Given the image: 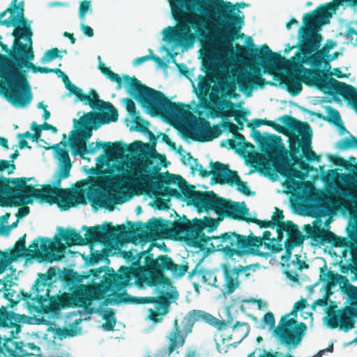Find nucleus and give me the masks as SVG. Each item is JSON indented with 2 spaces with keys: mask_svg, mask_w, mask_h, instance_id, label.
I'll return each instance as SVG.
<instances>
[{
  "mask_svg": "<svg viewBox=\"0 0 357 357\" xmlns=\"http://www.w3.org/2000/svg\"><path fill=\"white\" fill-rule=\"evenodd\" d=\"M176 26L163 30L164 39L185 49L203 38L224 49L242 38L244 16L236 13L229 1L223 0H167Z\"/></svg>",
  "mask_w": 357,
  "mask_h": 357,
  "instance_id": "f257e3e1",
  "label": "nucleus"
},
{
  "mask_svg": "<svg viewBox=\"0 0 357 357\" xmlns=\"http://www.w3.org/2000/svg\"><path fill=\"white\" fill-rule=\"evenodd\" d=\"M71 167V162L59 163V169L53 182L54 187L44 185L41 189H36L32 185L27 184L31 178H6V179H22V181L18 184H13L14 187L9 185V188L13 190H8L7 197H4L1 206L11 207L31 204L34 198L41 202H47L50 204H56L61 211H67L78 205H86L87 198L95 210L100 207L113 211L114 204L122 202L115 197L114 194L97 188H91L86 192V189L84 188L86 185L85 181L77 182L72 189L60 188L62 180L70 176Z\"/></svg>",
  "mask_w": 357,
  "mask_h": 357,
  "instance_id": "f03ea898",
  "label": "nucleus"
},
{
  "mask_svg": "<svg viewBox=\"0 0 357 357\" xmlns=\"http://www.w3.org/2000/svg\"><path fill=\"white\" fill-rule=\"evenodd\" d=\"M0 25L15 26L12 32L14 40L10 56L17 65L8 63L5 67L1 74L4 82H0V90L14 106L24 107L31 102L33 97L26 72L20 70L25 61H31L34 59L30 22L20 12L7 19H1Z\"/></svg>",
  "mask_w": 357,
  "mask_h": 357,
  "instance_id": "7ed1b4c3",
  "label": "nucleus"
},
{
  "mask_svg": "<svg viewBox=\"0 0 357 357\" xmlns=\"http://www.w3.org/2000/svg\"><path fill=\"white\" fill-rule=\"evenodd\" d=\"M333 13L324 4L305 13L303 17V26L298 31V50L289 59L280 54L275 55L278 61L285 62L296 72L303 71L310 75L317 82V88L328 94L333 90L331 86L335 85L333 80L336 79L331 75L324 74L323 70L306 68L303 64L320 68L323 63H328L319 50L323 38L318 32L322 26L329 23Z\"/></svg>",
  "mask_w": 357,
  "mask_h": 357,
  "instance_id": "20e7f679",
  "label": "nucleus"
},
{
  "mask_svg": "<svg viewBox=\"0 0 357 357\" xmlns=\"http://www.w3.org/2000/svg\"><path fill=\"white\" fill-rule=\"evenodd\" d=\"M153 246L159 247L157 243H152L147 250L140 252L135 250L123 252V257L132 261V266H121L118 273H115L113 268L109 269L99 284H93L91 286L79 284L71 294L70 298L74 304L83 307L86 312L92 314L94 312L91 307L93 301L102 300L105 294L112 290H121L124 287L130 286L132 284L130 282L132 278H135V284L139 288L146 286V283L143 282L144 278H148L149 275H143L144 273L140 268L145 267L146 264L144 263V266H141V260L143 256L147 257L151 255L150 251Z\"/></svg>",
  "mask_w": 357,
  "mask_h": 357,
  "instance_id": "39448f33",
  "label": "nucleus"
},
{
  "mask_svg": "<svg viewBox=\"0 0 357 357\" xmlns=\"http://www.w3.org/2000/svg\"><path fill=\"white\" fill-rule=\"evenodd\" d=\"M98 68L112 82L117 84L116 89L118 90L122 88L123 79L127 91L151 116L164 114L178 119L191 115L187 105L171 101L162 92L147 86L136 77L124 75L121 78L119 74L113 72L102 63H99Z\"/></svg>",
  "mask_w": 357,
  "mask_h": 357,
  "instance_id": "423d86ee",
  "label": "nucleus"
},
{
  "mask_svg": "<svg viewBox=\"0 0 357 357\" xmlns=\"http://www.w3.org/2000/svg\"><path fill=\"white\" fill-rule=\"evenodd\" d=\"M236 51L241 58L250 56L255 61H260L265 73L271 74L276 66H282L287 74L283 77L282 82L291 96H297L301 92L302 83L317 87V82L312 77L303 71L296 72L293 68H289L285 62L278 61L275 55L280 54L273 52L266 44L261 45V50L257 47L248 48L236 45Z\"/></svg>",
  "mask_w": 357,
  "mask_h": 357,
  "instance_id": "0eeeda50",
  "label": "nucleus"
},
{
  "mask_svg": "<svg viewBox=\"0 0 357 357\" xmlns=\"http://www.w3.org/2000/svg\"><path fill=\"white\" fill-rule=\"evenodd\" d=\"M199 321H204L218 331H225L229 327L228 321L220 320L208 312L200 310H190L181 319L176 318L174 320L173 326L165 337L168 341L167 347L159 350L155 357H170L174 352L178 354V349L185 345L195 324Z\"/></svg>",
  "mask_w": 357,
  "mask_h": 357,
  "instance_id": "6e6552de",
  "label": "nucleus"
},
{
  "mask_svg": "<svg viewBox=\"0 0 357 357\" xmlns=\"http://www.w3.org/2000/svg\"><path fill=\"white\" fill-rule=\"evenodd\" d=\"M281 122L289 130L296 132L298 135L292 134L289 137V155L290 162L297 165L304 171L308 172L312 167L303 160V155H298L301 149L304 156L309 162L319 161L320 155H317L311 148L312 130L310 124L307 122H301L294 117L284 115L280 118ZM294 167V166H293Z\"/></svg>",
  "mask_w": 357,
  "mask_h": 357,
  "instance_id": "1a4fd4ad",
  "label": "nucleus"
},
{
  "mask_svg": "<svg viewBox=\"0 0 357 357\" xmlns=\"http://www.w3.org/2000/svg\"><path fill=\"white\" fill-rule=\"evenodd\" d=\"M144 227L152 240L183 241L190 246H197L195 218L190 221L185 215H183L182 218L179 217L178 220L171 222L153 218L144 225Z\"/></svg>",
  "mask_w": 357,
  "mask_h": 357,
  "instance_id": "9d476101",
  "label": "nucleus"
},
{
  "mask_svg": "<svg viewBox=\"0 0 357 357\" xmlns=\"http://www.w3.org/2000/svg\"><path fill=\"white\" fill-rule=\"evenodd\" d=\"M252 135L258 144L260 150L272 162L275 171L287 178H301V173L290 162L288 151L285 149L280 136L267 134L263 136L259 130L252 129Z\"/></svg>",
  "mask_w": 357,
  "mask_h": 357,
  "instance_id": "9b49d317",
  "label": "nucleus"
},
{
  "mask_svg": "<svg viewBox=\"0 0 357 357\" xmlns=\"http://www.w3.org/2000/svg\"><path fill=\"white\" fill-rule=\"evenodd\" d=\"M145 267L140 270L145 275L149 274V277L144 278V282L147 287H160L166 290H171L173 288L172 282L169 278L165 275L164 272L170 271L173 275L176 278H181L188 272V265L176 264L172 259L167 255L158 256L153 259V255H149L144 258Z\"/></svg>",
  "mask_w": 357,
  "mask_h": 357,
  "instance_id": "f8f14e48",
  "label": "nucleus"
},
{
  "mask_svg": "<svg viewBox=\"0 0 357 357\" xmlns=\"http://www.w3.org/2000/svg\"><path fill=\"white\" fill-rule=\"evenodd\" d=\"M271 232L264 231L262 236H256L252 232L248 235H242L238 233H230L225 235L224 241L226 243V252L228 255L237 257H243L249 255L264 256L259 248L264 241H269L270 243H266V246L273 253H278L282 250L280 243H274L275 238H271Z\"/></svg>",
  "mask_w": 357,
  "mask_h": 357,
  "instance_id": "ddd939ff",
  "label": "nucleus"
},
{
  "mask_svg": "<svg viewBox=\"0 0 357 357\" xmlns=\"http://www.w3.org/2000/svg\"><path fill=\"white\" fill-rule=\"evenodd\" d=\"M56 249L55 244L50 238L40 236L35 238L26 248V234H24L15 243L13 249L8 252L12 262L19 258H24L27 261L36 259L39 262H52L59 259L54 253Z\"/></svg>",
  "mask_w": 357,
  "mask_h": 357,
  "instance_id": "4468645a",
  "label": "nucleus"
},
{
  "mask_svg": "<svg viewBox=\"0 0 357 357\" xmlns=\"http://www.w3.org/2000/svg\"><path fill=\"white\" fill-rule=\"evenodd\" d=\"M351 305L337 310L335 304L331 305L325 310L326 315L324 319L327 326L331 329L339 328L344 332L355 328V319L357 317V287L349 284L346 291Z\"/></svg>",
  "mask_w": 357,
  "mask_h": 357,
  "instance_id": "2eb2a0df",
  "label": "nucleus"
},
{
  "mask_svg": "<svg viewBox=\"0 0 357 357\" xmlns=\"http://www.w3.org/2000/svg\"><path fill=\"white\" fill-rule=\"evenodd\" d=\"M305 299H301L297 301L291 312L282 317L279 325L274 330V333L280 341L287 346L297 347L301 342L304 332L307 326L304 323L298 324L297 321L293 318L289 319L290 315L297 316L298 311L303 310L307 307Z\"/></svg>",
  "mask_w": 357,
  "mask_h": 357,
  "instance_id": "dca6fc26",
  "label": "nucleus"
},
{
  "mask_svg": "<svg viewBox=\"0 0 357 357\" xmlns=\"http://www.w3.org/2000/svg\"><path fill=\"white\" fill-rule=\"evenodd\" d=\"M153 163L150 158H145L137 167L139 183L146 189H161L164 185L176 184L178 187L184 181V178L178 174H171L169 172L159 173L160 167L155 165L152 172L149 167Z\"/></svg>",
  "mask_w": 357,
  "mask_h": 357,
  "instance_id": "f3484780",
  "label": "nucleus"
},
{
  "mask_svg": "<svg viewBox=\"0 0 357 357\" xmlns=\"http://www.w3.org/2000/svg\"><path fill=\"white\" fill-rule=\"evenodd\" d=\"M195 230H196V240L197 241V248H204L205 246L208 245L209 241H214L213 243H211V246H213L217 251L220 252L225 258L230 259L231 260H234V255H228L226 252L227 245L224 241L223 237L225 235H228L230 233H236L235 231H227L221 234L219 236H206L203 231L204 229H207L208 232H211L215 230L218 225L219 222L211 218L205 217L203 220L195 218Z\"/></svg>",
  "mask_w": 357,
  "mask_h": 357,
  "instance_id": "a211bd4d",
  "label": "nucleus"
},
{
  "mask_svg": "<svg viewBox=\"0 0 357 357\" xmlns=\"http://www.w3.org/2000/svg\"><path fill=\"white\" fill-rule=\"evenodd\" d=\"M20 321L21 318L17 314L8 311L6 307L1 306L0 307V327L14 328L10 331L9 337H3L1 336V344H4L6 340H9L13 344V347H9L8 351L2 350V353H7L15 357H23L27 355L25 351L22 350V343L14 342V339L17 337L21 330Z\"/></svg>",
  "mask_w": 357,
  "mask_h": 357,
  "instance_id": "6ab92c4d",
  "label": "nucleus"
},
{
  "mask_svg": "<svg viewBox=\"0 0 357 357\" xmlns=\"http://www.w3.org/2000/svg\"><path fill=\"white\" fill-rule=\"evenodd\" d=\"M103 113L89 112L84 114L79 120L73 119L74 126L78 130L72 131V137L84 139L86 142L92 135V129H96L100 123H109L108 112Z\"/></svg>",
  "mask_w": 357,
  "mask_h": 357,
  "instance_id": "aec40b11",
  "label": "nucleus"
},
{
  "mask_svg": "<svg viewBox=\"0 0 357 357\" xmlns=\"http://www.w3.org/2000/svg\"><path fill=\"white\" fill-rule=\"evenodd\" d=\"M70 93L75 95L78 100L84 102L89 105L91 108L101 112H108L107 121H116L118 120V112L110 102H105L99 99L98 95L96 91L91 89L89 94L86 95L82 92V90L72 84L67 89Z\"/></svg>",
  "mask_w": 357,
  "mask_h": 357,
  "instance_id": "412c9836",
  "label": "nucleus"
},
{
  "mask_svg": "<svg viewBox=\"0 0 357 357\" xmlns=\"http://www.w3.org/2000/svg\"><path fill=\"white\" fill-rule=\"evenodd\" d=\"M82 229L86 230L85 234L86 244L91 243H103L114 238L117 234L123 233L126 231L124 225L114 227L112 222H105L102 226L96 225L94 227H87L83 226Z\"/></svg>",
  "mask_w": 357,
  "mask_h": 357,
  "instance_id": "4be33fe9",
  "label": "nucleus"
},
{
  "mask_svg": "<svg viewBox=\"0 0 357 357\" xmlns=\"http://www.w3.org/2000/svg\"><path fill=\"white\" fill-rule=\"evenodd\" d=\"M177 296L178 294L176 291H171L170 290L162 289L160 292L159 296H135V305L154 303L155 305V310H150L151 313L149 317L153 321H157V317L160 314H165L167 313L170 304L169 299H175Z\"/></svg>",
  "mask_w": 357,
  "mask_h": 357,
  "instance_id": "5701e85b",
  "label": "nucleus"
},
{
  "mask_svg": "<svg viewBox=\"0 0 357 357\" xmlns=\"http://www.w3.org/2000/svg\"><path fill=\"white\" fill-rule=\"evenodd\" d=\"M253 73L243 72L237 77V84L240 90L248 96H251L252 91L255 88H264L267 82L262 77L260 73V68L253 67Z\"/></svg>",
  "mask_w": 357,
  "mask_h": 357,
  "instance_id": "b1692460",
  "label": "nucleus"
},
{
  "mask_svg": "<svg viewBox=\"0 0 357 357\" xmlns=\"http://www.w3.org/2000/svg\"><path fill=\"white\" fill-rule=\"evenodd\" d=\"M223 198L219 197L213 191H199L192 204L199 213L210 211L219 214Z\"/></svg>",
  "mask_w": 357,
  "mask_h": 357,
  "instance_id": "393cba45",
  "label": "nucleus"
},
{
  "mask_svg": "<svg viewBox=\"0 0 357 357\" xmlns=\"http://www.w3.org/2000/svg\"><path fill=\"white\" fill-rule=\"evenodd\" d=\"M334 84L333 90L330 91L328 94L333 96L334 97L337 95H340L343 99L347 101L348 104L357 113V89L352 85L348 84L345 82H340L337 80H333Z\"/></svg>",
  "mask_w": 357,
  "mask_h": 357,
  "instance_id": "a878e982",
  "label": "nucleus"
},
{
  "mask_svg": "<svg viewBox=\"0 0 357 357\" xmlns=\"http://www.w3.org/2000/svg\"><path fill=\"white\" fill-rule=\"evenodd\" d=\"M40 301H36V305H29V309L38 313L47 314L55 312L65 306V300L61 296H46Z\"/></svg>",
  "mask_w": 357,
  "mask_h": 357,
  "instance_id": "bb28decb",
  "label": "nucleus"
},
{
  "mask_svg": "<svg viewBox=\"0 0 357 357\" xmlns=\"http://www.w3.org/2000/svg\"><path fill=\"white\" fill-rule=\"evenodd\" d=\"M145 133L148 135L151 142V144L144 143L142 141H135L132 144H129V146L128 147V151L129 153L130 154H135L138 152L144 153L146 150H147L149 153L151 160V158H158L160 157H163L164 160H165V155H161L155 151V147L156 145L157 138L154 134L150 130L146 131Z\"/></svg>",
  "mask_w": 357,
  "mask_h": 357,
  "instance_id": "cd10ccee",
  "label": "nucleus"
},
{
  "mask_svg": "<svg viewBox=\"0 0 357 357\" xmlns=\"http://www.w3.org/2000/svg\"><path fill=\"white\" fill-rule=\"evenodd\" d=\"M211 167V175L215 180V183L222 184H229L233 182V175L236 173V171L229 169L228 165H224L219 161L210 162Z\"/></svg>",
  "mask_w": 357,
  "mask_h": 357,
  "instance_id": "c85d7f7f",
  "label": "nucleus"
},
{
  "mask_svg": "<svg viewBox=\"0 0 357 357\" xmlns=\"http://www.w3.org/2000/svg\"><path fill=\"white\" fill-rule=\"evenodd\" d=\"M221 205L219 215H225L233 219L239 220L248 213V208L245 205L242 206L237 202L227 201L224 198Z\"/></svg>",
  "mask_w": 357,
  "mask_h": 357,
  "instance_id": "c756f323",
  "label": "nucleus"
},
{
  "mask_svg": "<svg viewBox=\"0 0 357 357\" xmlns=\"http://www.w3.org/2000/svg\"><path fill=\"white\" fill-rule=\"evenodd\" d=\"M209 130L210 123L203 118H198L192 125L187 135L195 141L207 142L204 139L208 138Z\"/></svg>",
  "mask_w": 357,
  "mask_h": 357,
  "instance_id": "7c9ffc66",
  "label": "nucleus"
},
{
  "mask_svg": "<svg viewBox=\"0 0 357 357\" xmlns=\"http://www.w3.org/2000/svg\"><path fill=\"white\" fill-rule=\"evenodd\" d=\"M10 287H6L2 294V297L7 299L9 302L8 307H13L15 306L21 300L26 301L28 303V301L31 298L32 294L24 292L22 290L20 293H17L13 289V287H17V284L13 282L12 275H10Z\"/></svg>",
  "mask_w": 357,
  "mask_h": 357,
  "instance_id": "2f4dec72",
  "label": "nucleus"
},
{
  "mask_svg": "<svg viewBox=\"0 0 357 357\" xmlns=\"http://www.w3.org/2000/svg\"><path fill=\"white\" fill-rule=\"evenodd\" d=\"M249 324L244 322L236 321L231 327V333L229 335L222 333V341L223 343L233 340V343L241 342L249 333Z\"/></svg>",
  "mask_w": 357,
  "mask_h": 357,
  "instance_id": "473e14b6",
  "label": "nucleus"
},
{
  "mask_svg": "<svg viewBox=\"0 0 357 357\" xmlns=\"http://www.w3.org/2000/svg\"><path fill=\"white\" fill-rule=\"evenodd\" d=\"M51 287L52 285L38 278L31 289L32 295L28 301V307L29 308V305H36V301H40V300L49 296Z\"/></svg>",
  "mask_w": 357,
  "mask_h": 357,
  "instance_id": "72a5a7b5",
  "label": "nucleus"
},
{
  "mask_svg": "<svg viewBox=\"0 0 357 357\" xmlns=\"http://www.w3.org/2000/svg\"><path fill=\"white\" fill-rule=\"evenodd\" d=\"M248 267L239 266L238 268L224 270V276L225 280V288L228 294H231L238 287L239 282L238 278L239 274Z\"/></svg>",
  "mask_w": 357,
  "mask_h": 357,
  "instance_id": "f704fd0d",
  "label": "nucleus"
},
{
  "mask_svg": "<svg viewBox=\"0 0 357 357\" xmlns=\"http://www.w3.org/2000/svg\"><path fill=\"white\" fill-rule=\"evenodd\" d=\"M59 235L68 246L86 245V238H84L75 229L68 228L64 229L59 227Z\"/></svg>",
  "mask_w": 357,
  "mask_h": 357,
  "instance_id": "c9c22d12",
  "label": "nucleus"
},
{
  "mask_svg": "<svg viewBox=\"0 0 357 357\" xmlns=\"http://www.w3.org/2000/svg\"><path fill=\"white\" fill-rule=\"evenodd\" d=\"M287 238L284 244L294 247L301 245L304 241V236L300 231L298 225L291 220H287Z\"/></svg>",
  "mask_w": 357,
  "mask_h": 357,
  "instance_id": "e433bc0d",
  "label": "nucleus"
},
{
  "mask_svg": "<svg viewBox=\"0 0 357 357\" xmlns=\"http://www.w3.org/2000/svg\"><path fill=\"white\" fill-rule=\"evenodd\" d=\"M212 93L210 98L212 100L218 98V93L222 92L224 96L228 95L230 98H236L238 94L236 93V86L233 82H222L219 85H215L212 88Z\"/></svg>",
  "mask_w": 357,
  "mask_h": 357,
  "instance_id": "4c0bfd02",
  "label": "nucleus"
},
{
  "mask_svg": "<svg viewBox=\"0 0 357 357\" xmlns=\"http://www.w3.org/2000/svg\"><path fill=\"white\" fill-rule=\"evenodd\" d=\"M121 303L135 305V296L129 295L126 292L114 293L113 297L105 298L102 305H119Z\"/></svg>",
  "mask_w": 357,
  "mask_h": 357,
  "instance_id": "58836bf2",
  "label": "nucleus"
},
{
  "mask_svg": "<svg viewBox=\"0 0 357 357\" xmlns=\"http://www.w3.org/2000/svg\"><path fill=\"white\" fill-rule=\"evenodd\" d=\"M223 104L226 107L229 108L227 112H224L222 116H234L235 121L237 122L239 128L238 129L243 130V123L241 121V118H242L244 121H247L245 117L247 112L245 111H242L241 115H238V112L234 109L235 105L231 100H224Z\"/></svg>",
  "mask_w": 357,
  "mask_h": 357,
  "instance_id": "ea45409f",
  "label": "nucleus"
},
{
  "mask_svg": "<svg viewBox=\"0 0 357 357\" xmlns=\"http://www.w3.org/2000/svg\"><path fill=\"white\" fill-rule=\"evenodd\" d=\"M327 115L324 116L321 113L310 112L312 115L316 116L317 118L328 121L334 125H338L341 123L342 119L340 112L331 106L326 107Z\"/></svg>",
  "mask_w": 357,
  "mask_h": 357,
  "instance_id": "a19ab883",
  "label": "nucleus"
},
{
  "mask_svg": "<svg viewBox=\"0 0 357 357\" xmlns=\"http://www.w3.org/2000/svg\"><path fill=\"white\" fill-rule=\"evenodd\" d=\"M27 68L29 70H31L33 73H54L58 75L59 77H61L62 81H64L65 77H68L62 70L59 68H50L48 67H40L36 66L31 61H25L24 64H23V67Z\"/></svg>",
  "mask_w": 357,
  "mask_h": 357,
  "instance_id": "79ce46f5",
  "label": "nucleus"
},
{
  "mask_svg": "<svg viewBox=\"0 0 357 357\" xmlns=\"http://www.w3.org/2000/svg\"><path fill=\"white\" fill-rule=\"evenodd\" d=\"M70 146L74 155H78L84 158V155L88 153L86 142H84V139H76L70 137Z\"/></svg>",
  "mask_w": 357,
  "mask_h": 357,
  "instance_id": "37998d69",
  "label": "nucleus"
},
{
  "mask_svg": "<svg viewBox=\"0 0 357 357\" xmlns=\"http://www.w3.org/2000/svg\"><path fill=\"white\" fill-rule=\"evenodd\" d=\"M235 139L236 140L229 139L227 140L229 147L232 149L245 150L247 148H250V149L255 148L252 144L245 140V137L242 134H236Z\"/></svg>",
  "mask_w": 357,
  "mask_h": 357,
  "instance_id": "c03bdc74",
  "label": "nucleus"
},
{
  "mask_svg": "<svg viewBox=\"0 0 357 357\" xmlns=\"http://www.w3.org/2000/svg\"><path fill=\"white\" fill-rule=\"evenodd\" d=\"M128 146H126L122 142H114V143H110L109 145H106L105 151L107 155H114V156H122L126 151H128Z\"/></svg>",
  "mask_w": 357,
  "mask_h": 357,
  "instance_id": "a18cd8bd",
  "label": "nucleus"
},
{
  "mask_svg": "<svg viewBox=\"0 0 357 357\" xmlns=\"http://www.w3.org/2000/svg\"><path fill=\"white\" fill-rule=\"evenodd\" d=\"M178 188L189 203L193 204L197 192H199V191L195 190V186L188 184L185 179L179 185Z\"/></svg>",
  "mask_w": 357,
  "mask_h": 357,
  "instance_id": "49530a36",
  "label": "nucleus"
},
{
  "mask_svg": "<svg viewBox=\"0 0 357 357\" xmlns=\"http://www.w3.org/2000/svg\"><path fill=\"white\" fill-rule=\"evenodd\" d=\"M22 179H6V177L0 176V205L3 204V199L7 197L8 190H11L9 188V184H18L22 182Z\"/></svg>",
  "mask_w": 357,
  "mask_h": 357,
  "instance_id": "de8ad7c7",
  "label": "nucleus"
},
{
  "mask_svg": "<svg viewBox=\"0 0 357 357\" xmlns=\"http://www.w3.org/2000/svg\"><path fill=\"white\" fill-rule=\"evenodd\" d=\"M306 234L317 243H321L324 229L319 226L311 227L309 225L304 227Z\"/></svg>",
  "mask_w": 357,
  "mask_h": 357,
  "instance_id": "09e8293b",
  "label": "nucleus"
},
{
  "mask_svg": "<svg viewBox=\"0 0 357 357\" xmlns=\"http://www.w3.org/2000/svg\"><path fill=\"white\" fill-rule=\"evenodd\" d=\"M24 3L23 1L17 3V0H12L9 7L0 13V20L4 17L8 13H10V15H15V13H20V12H22L24 13Z\"/></svg>",
  "mask_w": 357,
  "mask_h": 357,
  "instance_id": "8fccbe9b",
  "label": "nucleus"
},
{
  "mask_svg": "<svg viewBox=\"0 0 357 357\" xmlns=\"http://www.w3.org/2000/svg\"><path fill=\"white\" fill-rule=\"evenodd\" d=\"M231 180L233 181V182H230L229 184H236L237 186L238 191H239L240 192L246 196H250L252 194L247 183L245 181L241 180L238 174V172L235 173L234 175H233V178Z\"/></svg>",
  "mask_w": 357,
  "mask_h": 357,
  "instance_id": "3c124183",
  "label": "nucleus"
},
{
  "mask_svg": "<svg viewBox=\"0 0 357 357\" xmlns=\"http://www.w3.org/2000/svg\"><path fill=\"white\" fill-rule=\"evenodd\" d=\"M353 147H357V137L350 135L338 141L337 148L340 150H346Z\"/></svg>",
  "mask_w": 357,
  "mask_h": 357,
  "instance_id": "603ef678",
  "label": "nucleus"
},
{
  "mask_svg": "<svg viewBox=\"0 0 357 357\" xmlns=\"http://www.w3.org/2000/svg\"><path fill=\"white\" fill-rule=\"evenodd\" d=\"M151 190L154 195H159L162 197L169 196V197H178L180 194L176 189L168 187L163 186L161 189H149Z\"/></svg>",
  "mask_w": 357,
  "mask_h": 357,
  "instance_id": "864d4df0",
  "label": "nucleus"
},
{
  "mask_svg": "<svg viewBox=\"0 0 357 357\" xmlns=\"http://www.w3.org/2000/svg\"><path fill=\"white\" fill-rule=\"evenodd\" d=\"M344 3H347L350 6H356L357 0H333V1L325 3L331 12L335 13L340 6H343Z\"/></svg>",
  "mask_w": 357,
  "mask_h": 357,
  "instance_id": "5fc2aeb1",
  "label": "nucleus"
},
{
  "mask_svg": "<svg viewBox=\"0 0 357 357\" xmlns=\"http://www.w3.org/2000/svg\"><path fill=\"white\" fill-rule=\"evenodd\" d=\"M103 319L106 320V323L104 324L105 328L107 331H112L116 324V319L113 310H106L103 314Z\"/></svg>",
  "mask_w": 357,
  "mask_h": 357,
  "instance_id": "6e6d98bb",
  "label": "nucleus"
},
{
  "mask_svg": "<svg viewBox=\"0 0 357 357\" xmlns=\"http://www.w3.org/2000/svg\"><path fill=\"white\" fill-rule=\"evenodd\" d=\"M93 8L91 7V1L89 0H84L79 3V17L82 21H85V17L87 13H91Z\"/></svg>",
  "mask_w": 357,
  "mask_h": 357,
  "instance_id": "4d7b16f0",
  "label": "nucleus"
},
{
  "mask_svg": "<svg viewBox=\"0 0 357 357\" xmlns=\"http://www.w3.org/2000/svg\"><path fill=\"white\" fill-rule=\"evenodd\" d=\"M211 79H209L208 78H206L205 77L202 76V79L198 83V89L200 95L203 96H208L211 89Z\"/></svg>",
  "mask_w": 357,
  "mask_h": 357,
  "instance_id": "13d9d810",
  "label": "nucleus"
},
{
  "mask_svg": "<svg viewBox=\"0 0 357 357\" xmlns=\"http://www.w3.org/2000/svg\"><path fill=\"white\" fill-rule=\"evenodd\" d=\"M185 156L188 157V160H192L194 161V162L195 163V165H196V167L195 168L193 166L191 167V169L193 171L195 170V169L198 170L199 175L201 176H202V177H208L210 175H211V172L210 171H208V170L205 169L202 165L198 164L197 160L195 159V158H193L191 156L190 153H187L185 155H183V160H185Z\"/></svg>",
  "mask_w": 357,
  "mask_h": 357,
  "instance_id": "bf43d9fd",
  "label": "nucleus"
},
{
  "mask_svg": "<svg viewBox=\"0 0 357 357\" xmlns=\"http://www.w3.org/2000/svg\"><path fill=\"white\" fill-rule=\"evenodd\" d=\"M197 273L202 275V280L204 283L218 287L216 276L213 272L209 271H201Z\"/></svg>",
  "mask_w": 357,
  "mask_h": 357,
  "instance_id": "052dcab7",
  "label": "nucleus"
},
{
  "mask_svg": "<svg viewBox=\"0 0 357 357\" xmlns=\"http://www.w3.org/2000/svg\"><path fill=\"white\" fill-rule=\"evenodd\" d=\"M56 58L62 59V56L59 55V50L56 47H53L47 50L41 59V62H49Z\"/></svg>",
  "mask_w": 357,
  "mask_h": 357,
  "instance_id": "680f3d73",
  "label": "nucleus"
},
{
  "mask_svg": "<svg viewBox=\"0 0 357 357\" xmlns=\"http://www.w3.org/2000/svg\"><path fill=\"white\" fill-rule=\"evenodd\" d=\"M56 275V273L55 268H50L45 273H38V275L40 280L52 285Z\"/></svg>",
  "mask_w": 357,
  "mask_h": 357,
  "instance_id": "e2e57ef3",
  "label": "nucleus"
},
{
  "mask_svg": "<svg viewBox=\"0 0 357 357\" xmlns=\"http://www.w3.org/2000/svg\"><path fill=\"white\" fill-rule=\"evenodd\" d=\"M10 263H12V260H10L8 256V252L0 250V274L7 269Z\"/></svg>",
  "mask_w": 357,
  "mask_h": 357,
  "instance_id": "0e129e2a",
  "label": "nucleus"
},
{
  "mask_svg": "<svg viewBox=\"0 0 357 357\" xmlns=\"http://www.w3.org/2000/svg\"><path fill=\"white\" fill-rule=\"evenodd\" d=\"M344 277L334 273L331 271H329L327 273V286L328 288H331L335 287L337 283L341 280L343 279Z\"/></svg>",
  "mask_w": 357,
  "mask_h": 357,
  "instance_id": "69168bd1",
  "label": "nucleus"
},
{
  "mask_svg": "<svg viewBox=\"0 0 357 357\" xmlns=\"http://www.w3.org/2000/svg\"><path fill=\"white\" fill-rule=\"evenodd\" d=\"M254 162L261 169L266 171L271 170V163L264 155H257L254 159Z\"/></svg>",
  "mask_w": 357,
  "mask_h": 357,
  "instance_id": "338daca9",
  "label": "nucleus"
},
{
  "mask_svg": "<svg viewBox=\"0 0 357 357\" xmlns=\"http://www.w3.org/2000/svg\"><path fill=\"white\" fill-rule=\"evenodd\" d=\"M284 218V216L283 215L282 211L275 208V211L272 215L271 218V222L273 227H277L279 225H280V224L283 223L284 222H282V220Z\"/></svg>",
  "mask_w": 357,
  "mask_h": 357,
  "instance_id": "774afa93",
  "label": "nucleus"
}]
</instances>
